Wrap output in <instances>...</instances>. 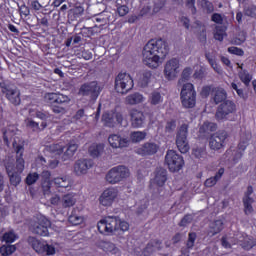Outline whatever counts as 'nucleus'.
I'll use <instances>...</instances> for the list:
<instances>
[{"instance_id": "obj_1", "label": "nucleus", "mask_w": 256, "mask_h": 256, "mask_svg": "<svg viewBox=\"0 0 256 256\" xmlns=\"http://www.w3.org/2000/svg\"><path fill=\"white\" fill-rule=\"evenodd\" d=\"M169 53V45L163 39H152L143 48L142 61L150 69L159 67V60L165 59Z\"/></svg>"}, {"instance_id": "obj_2", "label": "nucleus", "mask_w": 256, "mask_h": 256, "mask_svg": "<svg viewBox=\"0 0 256 256\" xmlns=\"http://www.w3.org/2000/svg\"><path fill=\"white\" fill-rule=\"evenodd\" d=\"M2 165L6 169L10 184L17 187L21 183V173L25 170V161L19 159L18 163L15 164L14 157L6 156Z\"/></svg>"}, {"instance_id": "obj_3", "label": "nucleus", "mask_w": 256, "mask_h": 256, "mask_svg": "<svg viewBox=\"0 0 256 256\" xmlns=\"http://www.w3.org/2000/svg\"><path fill=\"white\" fill-rule=\"evenodd\" d=\"M237 111V105L231 100H225L222 102L216 110L215 119L220 123L225 121H231V117Z\"/></svg>"}, {"instance_id": "obj_4", "label": "nucleus", "mask_w": 256, "mask_h": 256, "mask_svg": "<svg viewBox=\"0 0 256 256\" xmlns=\"http://www.w3.org/2000/svg\"><path fill=\"white\" fill-rule=\"evenodd\" d=\"M51 220L43 215L37 216L30 224V231L39 237H49Z\"/></svg>"}, {"instance_id": "obj_5", "label": "nucleus", "mask_w": 256, "mask_h": 256, "mask_svg": "<svg viewBox=\"0 0 256 256\" xmlns=\"http://www.w3.org/2000/svg\"><path fill=\"white\" fill-rule=\"evenodd\" d=\"M180 99L185 109H193V107H195V104L197 103V92L195 91L193 84H183L180 92Z\"/></svg>"}, {"instance_id": "obj_6", "label": "nucleus", "mask_w": 256, "mask_h": 256, "mask_svg": "<svg viewBox=\"0 0 256 256\" xmlns=\"http://www.w3.org/2000/svg\"><path fill=\"white\" fill-rule=\"evenodd\" d=\"M134 83L131 75L127 73L120 72L114 82V89L116 93H120L121 95H127L131 89H133Z\"/></svg>"}, {"instance_id": "obj_7", "label": "nucleus", "mask_w": 256, "mask_h": 256, "mask_svg": "<svg viewBox=\"0 0 256 256\" xmlns=\"http://www.w3.org/2000/svg\"><path fill=\"white\" fill-rule=\"evenodd\" d=\"M187 137H189V124L184 123L180 125L176 133V146L180 153H189V149H191Z\"/></svg>"}, {"instance_id": "obj_8", "label": "nucleus", "mask_w": 256, "mask_h": 256, "mask_svg": "<svg viewBox=\"0 0 256 256\" xmlns=\"http://www.w3.org/2000/svg\"><path fill=\"white\" fill-rule=\"evenodd\" d=\"M165 163L171 173H177L183 169L185 160H183V156L179 155L177 151L168 150L165 156Z\"/></svg>"}, {"instance_id": "obj_9", "label": "nucleus", "mask_w": 256, "mask_h": 256, "mask_svg": "<svg viewBox=\"0 0 256 256\" xmlns=\"http://www.w3.org/2000/svg\"><path fill=\"white\" fill-rule=\"evenodd\" d=\"M130 172L129 168L123 165H119L111 168L106 174V181L111 185H115L116 183H121L124 179L129 177Z\"/></svg>"}, {"instance_id": "obj_10", "label": "nucleus", "mask_w": 256, "mask_h": 256, "mask_svg": "<svg viewBox=\"0 0 256 256\" xmlns=\"http://www.w3.org/2000/svg\"><path fill=\"white\" fill-rule=\"evenodd\" d=\"M102 88L97 81L86 82L81 85L79 89V95L82 97H89L91 101H97L99 95H101Z\"/></svg>"}, {"instance_id": "obj_11", "label": "nucleus", "mask_w": 256, "mask_h": 256, "mask_svg": "<svg viewBox=\"0 0 256 256\" xmlns=\"http://www.w3.org/2000/svg\"><path fill=\"white\" fill-rule=\"evenodd\" d=\"M98 231L102 235H113L119 231V217L108 216L98 222Z\"/></svg>"}, {"instance_id": "obj_12", "label": "nucleus", "mask_w": 256, "mask_h": 256, "mask_svg": "<svg viewBox=\"0 0 256 256\" xmlns=\"http://www.w3.org/2000/svg\"><path fill=\"white\" fill-rule=\"evenodd\" d=\"M227 139H229V133L225 130H218L209 137V148L211 151H221L225 147Z\"/></svg>"}, {"instance_id": "obj_13", "label": "nucleus", "mask_w": 256, "mask_h": 256, "mask_svg": "<svg viewBox=\"0 0 256 256\" xmlns=\"http://www.w3.org/2000/svg\"><path fill=\"white\" fill-rule=\"evenodd\" d=\"M28 244L40 255H43V253L46 255H55L56 253L55 246L49 245L45 241H41L33 236L28 237Z\"/></svg>"}, {"instance_id": "obj_14", "label": "nucleus", "mask_w": 256, "mask_h": 256, "mask_svg": "<svg viewBox=\"0 0 256 256\" xmlns=\"http://www.w3.org/2000/svg\"><path fill=\"white\" fill-rule=\"evenodd\" d=\"M177 73H179V60L177 58H172L165 64L164 77L168 81H173V79L177 77Z\"/></svg>"}, {"instance_id": "obj_15", "label": "nucleus", "mask_w": 256, "mask_h": 256, "mask_svg": "<svg viewBox=\"0 0 256 256\" xmlns=\"http://www.w3.org/2000/svg\"><path fill=\"white\" fill-rule=\"evenodd\" d=\"M93 160L83 158L79 159L74 163V173L75 175H87V171L93 167Z\"/></svg>"}, {"instance_id": "obj_16", "label": "nucleus", "mask_w": 256, "mask_h": 256, "mask_svg": "<svg viewBox=\"0 0 256 256\" xmlns=\"http://www.w3.org/2000/svg\"><path fill=\"white\" fill-rule=\"evenodd\" d=\"M2 93L6 94V98L12 105H21V92L17 88L2 86Z\"/></svg>"}, {"instance_id": "obj_17", "label": "nucleus", "mask_w": 256, "mask_h": 256, "mask_svg": "<svg viewBox=\"0 0 256 256\" xmlns=\"http://www.w3.org/2000/svg\"><path fill=\"white\" fill-rule=\"evenodd\" d=\"M115 199H117V190L114 188H108L101 194L99 198L100 205H103V207H111Z\"/></svg>"}, {"instance_id": "obj_18", "label": "nucleus", "mask_w": 256, "mask_h": 256, "mask_svg": "<svg viewBox=\"0 0 256 256\" xmlns=\"http://www.w3.org/2000/svg\"><path fill=\"white\" fill-rule=\"evenodd\" d=\"M159 151V146L155 142H145L140 148L136 150L138 155L142 157H149L155 155Z\"/></svg>"}, {"instance_id": "obj_19", "label": "nucleus", "mask_w": 256, "mask_h": 256, "mask_svg": "<svg viewBox=\"0 0 256 256\" xmlns=\"http://www.w3.org/2000/svg\"><path fill=\"white\" fill-rule=\"evenodd\" d=\"M108 142L113 149H123V147H127L131 143V140L123 138L119 134H111L108 137Z\"/></svg>"}, {"instance_id": "obj_20", "label": "nucleus", "mask_w": 256, "mask_h": 256, "mask_svg": "<svg viewBox=\"0 0 256 256\" xmlns=\"http://www.w3.org/2000/svg\"><path fill=\"white\" fill-rule=\"evenodd\" d=\"M62 97V102H56L55 104L51 105V109L56 115H65V113H67V109L69 108V103H71V98H69V96L64 95Z\"/></svg>"}, {"instance_id": "obj_21", "label": "nucleus", "mask_w": 256, "mask_h": 256, "mask_svg": "<svg viewBox=\"0 0 256 256\" xmlns=\"http://www.w3.org/2000/svg\"><path fill=\"white\" fill-rule=\"evenodd\" d=\"M131 125L134 129H139L145 125V114L143 112L133 109L130 111Z\"/></svg>"}, {"instance_id": "obj_22", "label": "nucleus", "mask_w": 256, "mask_h": 256, "mask_svg": "<svg viewBox=\"0 0 256 256\" xmlns=\"http://www.w3.org/2000/svg\"><path fill=\"white\" fill-rule=\"evenodd\" d=\"M12 147L16 153V163H19V159L25 161V159H23V154L25 153V140L19 137L14 138Z\"/></svg>"}, {"instance_id": "obj_23", "label": "nucleus", "mask_w": 256, "mask_h": 256, "mask_svg": "<svg viewBox=\"0 0 256 256\" xmlns=\"http://www.w3.org/2000/svg\"><path fill=\"white\" fill-rule=\"evenodd\" d=\"M154 183L158 187H163L167 183V169L158 167L154 171Z\"/></svg>"}, {"instance_id": "obj_24", "label": "nucleus", "mask_w": 256, "mask_h": 256, "mask_svg": "<svg viewBox=\"0 0 256 256\" xmlns=\"http://www.w3.org/2000/svg\"><path fill=\"white\" fill-rule=\"evenodd\" d=\"M161 241L151 240L142 251L143 256H151L156 251H161Z\"/></svg>"}, {"instance_id": "obj_25", "label": "nucleus", "mask_w": 256, "mask_h": 256, "mask_svg": "<svg viewBox=\"0 0 256 256\" xmlns=\"http://www.w3.org/2000/svg\"><path fill=\"white\" fill-rule=\"evenodd\" d=\"M52 183L57 189H68V187H71V178L67 175L58 176L53 178Z\"/></svg>"}, {"instance_id": "obj_26", "label": "nucleus", "mask_w": 256, "mask_h": 256, "mask_svg": "<svg viewBox=\"0 0 256 256\" xmlns=\"http://www.w3.org/2000/svg\"><path fill=\"white\" fill-rule=\"evenodd\" d=\"M212 97L215 105L227 101V92L223 88H213Z\"/></svg>"}, {"instance_id": "obj_27", "label": "nucleus", "mask_w": 256, "mask_h": 256, "mask_svg": "<svg viewBox=\"0 0 256 256\" xmlns=\"http://www.w3.org/2000/svg\"><path fill=\"white\" fill-rule=\"evenodd\" d=\"M77 203V199L75 198V194L68 193L66 195H63L60 204L63 207V209H69L70 207H73Z\"/></svg>"}, {"instance_id": "obj_28", "label": "nucleus", "mask_w": 256, "mask_h": 256, "mask_svg": "<svg viewBox=\"0 0 256 256\" xmlns=\"http://www.w3.org/2000/svg\"><path fill=\"white\" fill-rule=\"evenodd\" d=\"M152 77H153V74L149 70H146L140 73L138 78L139 87H142V89H145V87H148L149 83H151Z\"/></svg>"}, {"instance_id": "obj_29", "label": "nucleus", "mask_w": 256, "mask_h": 256, "mask_svg": "<svg viewBox=\"0 0 256 256\" xmlns=\"http://www.w3.org/2000/svg\"><path fill=\"white\" fill-rule=\"evenodd\" d=\"M223 231V220H216L209 224L208 235L215 237L218 233Z\"/></svg>"}, {"instance_id": "obj_30", "label": "nucleus", "mask_w": 256, "mask_h": 256, "mask_svg": "<svg viewBox=\"0 0 256 256\" xmlns=\"http://www.w3.org/2000/svg\"><path fill=\"white\" fill-rule=\"evenodd\" d=\"M99 247L106 253H112V255H117V253H119V248L115 247V244L112 242L102 240L99 242Z\"/></svg>"}, {"instance_id": "obj_31", "label": "nucleus", "mask_w": 256, "mask_h": 256, "mask_svg": "<svg viewBox=\"0 0 256 256\" xmlns=\"http://www.w3.org/2000/svg\"><path fill=\"white\" fill-rule=\"evenodd\" d=\"M239 245L249 251V249H253L255 247V242L253 239L249 238L247 235H242L238 238Z\"/></svg>"}, {"instance_id": "obj_32", "label": "nucleus", "mask_w": 256, "mask_h": 256, "mask_svg": "<svg viewBox=\"0 0 256 256\" xmlns=\"http://www.w3.org/2000/svg\"><path fill=\"white\" fill-rule=\"evenodd\" d=\"M63 96L64 94L61 93H47L45 94L44 99L47 103H50V105H55L56 103H63Z\"/></svg>"}, {"instance_id": "obj_33", "label": "nucleus", "mask_w": 256, "mask_h": 256, "mask_svg": "<svg viewBox=\"0 0 256 256\" xmlns=\"http://www.w3.org/2000/svg\"><path fill=\"white\" fill-rule=\"evenodd\" d=\"M149 103L153 107H157L163 103V95L159 91H153L149 96Z\"/></svg>"}, {"instance_id": "obj_34", "label": "nucleus", "mask_w": 256, "mask_h": 256, "mask_svg": "<svg viewBox=\"0 0 256 256\" xmlns=\"http://www.w3.org/2000/svg\"><path fill=\"white\" fill-rule=\"evenodd\" d=\"M145 98L139 92H135L126 97V103L128 105H139V103H143Z\"/></svg>"}, {"instance_id": "obj_35", "label": "nucleus", "mask_w": 256, "mask_h": 256, "mask_svg": "<svg viewBox=\"0 0 256 256\" xmlns=\"http://www.w3.org/2000/svg\"><path fill=\"white\" fill-rule=\"evenodd\" d=\"M249 141H251V133L242 132L240 135V142L238 144V149L240 151H245L247 146L249 145Z\"/></svg>"}, {"instance_id": "obj_36", "label": "nucleus", "mask_w": 256, "mask_h": 256, "mask_svg": "<svg viewBox=\"0 0 256 256\" xmlns=\"http://www.w3.org/2000/svg\"><path fill=\"white\" fill-rule=\"evenodd\" d=\"M77 149H79V146L76 143H70L62 156L63 161L71 159L73 155H75Z\"/></svg>"}, {"instance_id": "obj_37", "label": "nucleus", "mask_w": 256, "mask_h": 256, "mask_svg": "<svg viewBox=\"0 0 256 256\" xmlns=\"http://www.w3.org/2000/svg\"><path fill=\"white\" fill-rule=\"evenodd\" d=\"M238 77L246 87H249L251 81H253V75L248 70L238 71Z\"/></svg>"}, {"instance_id": "obj_38", "label": "nucleus", "mask_w": 256, "mask_h": 256, "mask_svg": "<svg viewBox=\"0 0 256 256\" xmlns=\"http://www.w3.org/2000/svg\"><path fill=\"white\" fill-rule=\"evenodd\" d=\"M242 201L245 215H251V213H253V203H255V200L252 197H243Z\"/></svg>"}, {"instance_id": "obj_39", "label": "nucleus", "mask_w": 256, "mask_h": 256, "mask_svg": "<svg viewBox=\"0 0 256 256\" xmlns=\"http://www.w3.org/2000/svg\"><path fill=\"white\" fill-rule=\"evenodd\" d=\"M231 155V161L235 164L239 163L241 161V158L243 157V151L242 150H227L226 156L229 157Z\"/></svg>"}, {"instance_id": "obj_40", "label": "nucleus", "mask_w": 256, "mask_h": 256, "mask_svg": "<svg viewBox=\"0 0 256 256\" xmlns=\"http://www.w3.org/2000/svg\"><path fill=\"white\" fill-rule=\"evenodd\" d=\"M103 149H104V146L103 144H92L89 149H88V152H89V155L90 157H99V155H101V153H103Z\"/></svg>"}, {"instance_id": "obj_41", "label": "nucleus", "mask_w": 256, "mask_h": 256, "mask_svg": "<svg viewBox=\"0 0 256 256\" xmlns=\"http://www.w3.org/2000/svg\"><path fill=\"white\" fill-rule=\"evenodd\" d=\"M102 121L105 125V127L113 128L115 127V115L111 113H104L102 115Z\"/></svg>"}, {"instance_id": "obj_42", "label": "nucleus", "mask_w": 256, "mask_h": 256, "mask_svg": "<svg viewBox=\"0 0 256 256\" xmlns=\"http://www.w3.org/2000/svg\"><path fill=\"white\" fill-rule=\"evenodd\" d=\"M16 251H17V247L15 245L6 244L0 247V254L2 256L13 255Z\"/></svg>"}, {"instance_id": "obj_43", "label": "nucleus", "mask_w": 256, "mask_h": 256, "mask_svg": "<svg viewBox=\"0 0 256 256\" xmlns=\"http://www.w3.org/2000/svg\"><path fill=\"white\" fill-rule=\"evenodd\" d=\"M145 137H147V132L145 131H134L130 134L132 143H140V141H143Z\"/></svg>"}, {"instance_id": "obj_44", "label": "nucleus", "mask_w": 256, "mask_h": 256, "mask_svg": "<svg viewBox=\"0 0 256 256\" xmlns=\"http://www.w3.org/2000/svg\"><path fill=\"white\" fill-rule=\"evenodd\" d=\"M199 131L200 133H212L213 131H217V124L213 122H204Z\"/></svg>"}, {"instance_id": "obj_45", "label": "nucleus", "mask_w": 256, "mask_h": 256, "mask_svg": "<svg viewBox=\"0 0 256 256\" xmlns=\"http://www.w3.org/2000/svg\"><path fill=\"white\" fill-rule=\"evenodd\" d=\"M198 5H200V7H202V9L207 13H213V11H215L213 3L209 0H198Z\"/></svg>"}, {"instance_id": "obj_46", "label": "nucleus", "mask_w": 256, "mask_h": 256, "mask_svg": "<svg viewBox=\"0 0 256 256\" xmlns=\"http://www.w3.org/2000/svg\"><path fill=\"white\" fill-rule=\"evenodd\" d=\"M243 13L246 17H251L252 19H255L256 17V6L251 4L248 6H244Z\"/></svg>"}, {"instance_id": "obj_47", "label": "nucleus", "mask_w": 256, "mask_h": 256, "mask_svg": "<svg viewBox=\"0 0 256 256\" xmlns=\"http://www.w3.org/2000/svg\"><path fill=\"white\" fill-rule=\"evenodd\" d=\"M97 25L93 26V27H85L83 26L81 28V31H82V35L84 37H92L93 35H95V33H97Z\"/></svg>"}, {"instance_id": "obj_48", "label": "nucleus", "mask_w": 256, "mask_h": 256, "mask_svg": "<svg viewBox=\"0 0 256 256\" xmlns=\"http://www.w3.org/2000/svg\"><path fill=\"white\" fill-rule=\"evenodd\" d=\"M247 41V32L241 31L238 33L237 37L232 40L234 45H243Z\"/></svg>"}, {"instance_id": "obj_49", "label": "nucleus", "mask_w": 256, "mask_h": 256, "mask_svg": "<svg viewBox=\"0 0 256 256\" xmlns=\"http://www.w3.org/2000/svg\"><path fill=\"white\" fill-rule=\"evenodd\" d=\"M16 239H17V235L15 234L14 231H8L4 233L2 236V241H4L7 244L14 243Z\"/></svg>"}, {"instance_id": "obj_50", "label": "nucleus", "mask_w": 256, "mask_h": 256, "mask_svg": "<svg viewBox=\"0 0 256 256\" xmlns=\"http://www.w3.org/2000/svg\"><path fill=\"white\" fill-rule=\"evenodd\" d=\"M30 7L34 11H41V9H45V7H47V4L43 3L42 0H32L30 1Z\"/></svg>"}, {"instance_id": "obj_51", "label": "nucleus", "mask_w": 256, "mask_h": 256, "mask_svg": "<svg viewBox=\"0 0 256 256\" xmlns=\"http://www.w3.org/2000/svg\"><path fill=\"white\" fill-rule=\"evenodd\" d=\"M39 181V174L37 172L30 173L25 179L26 185H35Z\"/></svg>"}, {"instance_id": "obj_52", "label": "nucleus", "mask_w": 256, "mask_h": 256, "mask_svg": "<svg viewBox=\"0 0 256 256\" xmlns=\"http://www.w3.org/2000/svg\"><path fill=\"white\" fill-rule=\"evenodd\" d=\"M192 73H193V69H191L190 67L185 68L182 71L181 79L178 80V83L181 84L184 81H189V79L191 78Z\"/></svg>"}, {"instance_id": "obj_53", "label": "nucleus", "mask_w": 256, "mask_h": 256, "mask_svg": "<svg viewBox=\"0 0 256 256\" xmlns=\"http://www.w3.org/2000/svg\"><path fill=\"white\" fill-rule=\"evenodd\" d=\"M47 151L54 153L55 155H61V153H63V146L59 144H51L47 146Z\"/></svg>"}, {"instance_id": "obj_54", "label": "nucleus", "mask_w": 256, "mask_h": 256, "mask_svg": "<svg viewBox=\"0 0 256 256\" xmlns=\"http://www.w3.org/2000/svg\"><path fill=\"white\" fill-rule=\"evenodd\" d=\"M196 239H197V233L190 232L188 234V240H187V243H186L187 249H193V247H195Z\"/></svg>"}, {"instance_id": "obj_55", "label": "nucleus", "mask_w": 256, "mask_h": 256, "mask_svg": "<svg viewBox=\"0 0 256 256\" xmlns=\"http://www.w3.org/2000/svg\"><path fill=\"white\" fill-rule=\"evenodd\" d=\"M175 129H177V121L170 120V121L166 122L165 133H168L169 135H171V133H173V131H175Z\"/></svg>"}, {"instance_id": "obj_56", "label": "nucleus", "mask_w": 256, "mask_h": 256, "mask_svg": "<svg viewBox=\"0 0 256 256\" xmlns=\"http://www.w3.org/2000/svg\"><path fill=\"white\" fill-rule=\"evenodd\" d=\"M193 222V215L192 214H186L181 221L178 223L179 227H187V225H191Z\"/></svg>"}, {"instance_id": "obj_57", "label": "nucleus", "mask_w": 256, "mask_h": 256, "mask_svg": "<svg viewBox=\"0 0 256 256\" xmlns=\"http://www.w3.org/2000/svg\"><path fill=\"white\" fill-rule=\"evenodd\" d=\"M192 155H194L196 159H203V157H205L206 155L205 148H201V147L194 148L192 151Z\"/></svg>"}, {"instance_id": "obj_58", "label": "nucleus", "mask_w": 256, "mask_h": 256, "mask_svg": "<svg viewBox=\"0 0 256 256\" xmlns=\"http://www.w3.org/2000/svg\"><path fill=\"white\" fill-rule=\"evenodd\" d=\"M117 13L120 17H125L129 13V7L127 5H121L117 2Z\"/></svg>"}, {"instance_id": "obj_59", "label": "nucleus", "mask_w": 256, "mask_h": 256, "mask_svg": "<svg viewBox=\"0 0 256 256\" xmlns=\"http://www.w3.org/2000/svg\"><path fill=\"white\" fill-rule=\"evenodd\" d=\"M68 221L71 225H81L83 223V217L72 214L69 216Z\"/></svg>"}, {"instance_id": "obj_60", "label": "nucleus", "mask_w": 256, "mask_h": 256, "mask_svg": "<svg viewBox=\"0 0 256 256\" xmlns=\"http://www.w3.org/2000/svg\"><path fill=\"white\" fill-rule=\"evenodd\" d=\"M42 191L44 197H49L51 195V181L42 182Z\"/></svg>"}, {"instance_id": "obj_61", "label": "nucleus", "mask_w": 256, "mask_h": 256, "mask_svg": "<svg viewBox=\"0 0 256 256\" xmlns=\"http://www.w3.org/2000/svg\"><path fill=\"white\" fill-rule=\"evenodd\" d=\"M165 0H158L153 7L152 13L153 15H156V13H159V11H161V9H163V7H165Z\"/></svg>"}, {"instance_id": "obj_62", "label": "nucleus", "mask_w": 256, "mask_h": 256, "mask_svg": "<svg viewBox=\"0 0 256 256\" xmlns=\"http://www.w3.org/2000/svg\"><path fill=\"white\" fill-rule=\"evenodd\" d=\"M26 127H28V129H32L33 131H36V132L41 131V128L39 127V123H37L31 119L27 120Z\"/></svg>"}, {"instance_id": "obj_63", "label": "nucleus", "mask_w": 256, "mask_h": 256, "mask_svg": "<svg viewBox=\"0 0 256 256\" xmlns=\"http://www.w3.org/2000/svg\"><path fill=\"white\" fill-rule=\"evenodd\" d=\"M70 13H72L75 17H81V15H83V13H85V8H83V6L78 5L75 6L74 9L70 10Z\"/></svg>"}, {"instance_id": "obj_64", "label": "nucleus", "mask_w": 256, "mask_h": 256, "mask_svg": "<svg viewBox=\"0 0 256 256\" xmlns=\"http://www.w3.org/2000/svg\"><path fill=\"white\" fill-rule=\"evenodd\" d=\"M228 53H231L232 55H238V57H243L245 55V52L243 49L232 46L228 48Z\"/></svg>"}]
</instances>
